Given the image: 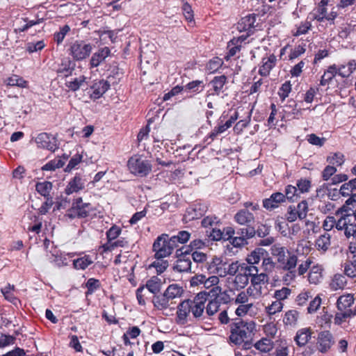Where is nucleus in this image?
Segmentation results:
<instances>
[{"label":"nucleus","mask_w":356,"mask_h":356,"mask_svg":"<svg viewBox=\"0 0 356 356\" xmlns=\"http://www.w3.org/2000/svg\"><path fill=\"white\" fill-rule=\"evenodd\" d=\"M207 209L208 207L205 203L197 202L186 209L184 218L189 221L200 218L207 212Z\"/></svg>","instance_id":"nucleus-18"},{"label":"nucleus","mask_w":356,"mask_h":356,"mask_svg":"<svg viewBox=\"0 0 356 356\" xmlns=\"http://www.w3.org/2000/svg\"><path fill=\"white\" fill-rule=\"evenodd\" d=\"M161 280L157 277H152L147 281L145 287L149 292L154 295L159 293L161 291Z\"/></svg>","instance_id":"nucleus-36"},{"label":"nucleus","mask_w":356,"mask_h":356,"mask_svg":"<svg viewBox=\"0 0 356 356\" xmlns=\"http://www.w3.org/2000/svg\"><path fill=\"white\" fill-rule=\"evenodd\" d=\"M326 161L332 166H341L344 163L345 159L342 153L335 152L327 156Z\"/></svg>","instance_id":"nucleus-42"},{"label":"nucleus","mask_w":356,"mask_h":356,"mask_svg":"<svg viewBox=\"0 0 356 356\" xmlns=\"http://www.w3.org/2000/svg\"><path fill=\"white\" fill-rule=\"evenodd\" d=\"M352 317V311H339L334 316V323L335 325H340L347 318H350Z\"/></svg>","instance_id":"nucleus-50"},{"label":"nucleus","mask_w":356,"mask_h":356,"mask_svg":"<svg viewBox=\"0 0 356 356\" xmlns=\"http://www.w3.org/2000/svg\"><path fill=\"white\" fill-rule=\"evenodd\" d=\"M313 330L311 327H302L297 330L293 340L299 348L305 347L312 339Z\"/></svg>","instance_id":"nucleus-19"},{"label":"nucleus","mask_w":356,"mask_h":356,"mask_svg":"<svg viewBox=\"0 0 356 356\" xmlns=\"http://www.w3.org/2000/svg\"><path fill=\"white\" fill-rule=\"evenodd\" d=\"M175 248L168 234H166L158 236L152 245L155 259H164L169 257Z\"/></svg>","instance_id":"nucleus-9"},{"label":"nucleus","mask_w":356,"mask_h":356,"mask_svg":"<svg viewBox=\"0 0 356 356\" xmlns=\"http://www.w3.org/2000/svg\"><path fill=\"white\" fill-rule=\"evenodd\" d=\"M299 314L296 310H289L286 312L283 322L286 325L294 326L297 324Z\"/></svg>","instance_id":"nucleus-41"},{"label":"nucleus","mask_w":356,"mask_h":356,"mask_svg":"<svg viewBox=\"0 0 356 356\" xmlns=\"http://www.w3.org/2000/svg\"><path fill=\"white\" fill-rule=\"evenodd\" d=\"M190 256L191 259H193V262L197 264L196 268L197 267L198 264L204 263L207 259L206 254L198 250L190 252Z\"/></svg>","instance_id":"nucleus-57"},{"label":"nucleus","mask_w":356,"mask_h":356,"mask_svg":"<svg viewBox=\"0 0 356 356\" xmlns=\"http://www.w3.org/2000/svg\"><path fill=\"white\" fill-rule=\"evenodd\" d=\"M70 31V27L67 24L64 25L63 26L60 28V31L54 33V40L56 42V44H60L66 35Z\"/></svg>","instance_id":"nucleus-47"},{"label":"nucleus","mask_w":356,"mask_h":356,"mask_svg":"<svg viewBox=\"0 0 356 356\" xmlns=\"http://www.w3.org/2000/svg\"><path fill=\"white\" fill-rule=\"evenodd\" d=\"M85 187V181L79 174H76L67 185L65 193L67 195H71L81 191Z\"/></svg>","instance_id":"nucleus-23"},{"label":"nucleus","mask_w":356,"mask_h":356,"mask_svg":"<svg viewBox=\"0 0 356 356\" xmlns=\"http://www.w3.org/2000/svg\"><path fill=\"white\" fill-rule=\"evenodd\" d=\"M168 266V262L163 259H156V261L152 262L149 268L153 267L156 269L158 274L163 273Z\"/></svg>","instance_id":"nucleus-52"},{"label":"nucleus","mask_w":356,"mask_h":356,"mask_svg":"<svg viewBox=\"0 0 356 356\" xmlns=\"http://www.w3.org/2000/svg\"><path fill=\"white\" fill-rule=\"evenodd\" d=\"M230 334L228 343L231 345L242 346L243 349L248 350L253 345V337L256 332V324L252 321H243L236 318L229 325Z\"/></svg>","instance_id":"nucleus-1"},{"label":"nucleus","mask_w":356,"mask_h":356,"mask_svg":"<svg viewBox=\"0 0 356 356\" xmlns=\"http://www.w3.org/2000/svg\"><path fill=\"white\" fill-rule=\"evenodd\" d=\"M206 232L207 236L212 241L223 240V233L219 227H215L211 229H208Z\"/></svg>","instance_id":"nucleus-54"},{"label":"nucleus","mask_w":356,"mask_h":356,"mask_svg":"<svg viewBox=\"0 0 356 356\" xmlns=\"http://www.w3.org/2000/svg\"><path fill=\"white\" fill-rule=\"evenodd\" d=\"M111 54L108 47H104L94 53L90 60V68L98 67Z\"/></svg>","instance_id":"nucleus-24"},{"label":"nucleus","mask_w":356,"mask_h":356,"mask_svg":"<svg viewBox=\"0 0 356 356\" xmlns=\"http://www.w3.org/2000/svg\"><path fill=\"white\" fill-rule=\"evenodd\" d=\"M190 233L186 231H180L177 235L170 237L172 244L174 245L175 248L178 246L179 243H184L189 240Z\"/></svg>","instance_id":"nucleus-39"},{"label":"nucleus","mask_w":356,"mask_h":356,"mask_svg":"<svg viewBox=\"0 0 356 356\" xmlns=\"http://www.w3.org/2000/svg\"><path fill=\"white\" fill-rule=\"evenodd\" d=\"M286 218L290 222H295L298 219L300 220V215L298 214V210H296V206L290 205L288 207Z\"/></svg>","instance_id":"nucleus-61"},{"label":"nucleus","mask_w":356,"mask_h":356,"mask_svg":"<svg viewBox=\"0 0 356 356\" xmlns=\"http://www.w3.org/2000/svg\"><path fill=\"white\" fill-rule=\"evenodd\" d=\"M127 168L129 172L137 177H147L152 171L151 161L143 155L135 154L130 157L127 161Z\"/></svg>","instance_id":"nucleus-7"},{"label":"nucleus","mask_w":356,"mask_h":356,"mask_svg":"<svg viewBox=\"0 0 356 356\" xmlns=\"http://www.w3.org/2000/svg\"><path fill=\"white\" fill-rule=\"evenodd\" d=\"M354 300L353 294L348 293L340 296L337 301L338 311H352L350 307L353 305Z\"/></svg>","instance_id":"nucleus-26"},{"label":"nucleus","mask_w":356,"mask_h":356,"mask_svg":"<svg viewBox=\"0 0 356 356\" xmlns=\"http://www.w3.org/2000/svg\"><path fill=\"white\" fill-rule=\"evenodd\" d=\"M257 15L254 13L248 14L242 17L237 24V29L239 32H247L253 34L254 32L255 22Z\"/></svg>","instance_id":"nucleus-17"},{"label":"nucleus","mask_w":356,"mask_h":356,"mask_svg":"<svg viewBox=\"0 0 356 356\" xmlns=\"http://www.w3.org/2000/svg\"><path fill=\"white\" fill-rule=\"evenodd\" d=\"M285 200L294 202L300 197V193L297 188L292 185H287L284 190Z\"/></svg>","instance_id":"nucleus-44"},{"label":"nucleus","mask_w":356,"mask_h":356,"mask_svg":"<svg viewBox=\"0 0 356 356\" xmlns=\"http://www.w3.org/2000/svg\"><path fill=\"white\" fill-rule=\"evenodd\" d=\"M291 293V289L288 287H282L281 289L275 290L274 293V298L278 300L282 301L288 298Z\"/></svg>","instance_id":"nucleus-56"},{"label":"nucleus","mask_w":356,"mask_h":356,"mask_svg":"<svg viewBox=\"0 0 356 356\" xmlns=\"http://www.w3.org/2000/svg\"><path fill=\"white\" fill-rule=\"evenodd\" d=\"M83 159V156L79 153L75 154L69 161L68 164L67 165L65 171L70 172L73 169L76 168L77 165L81 162Z\"/></svg>","instance_id":"nucleus-55"},{"label":"nucleus","mask_w":356,"mask_h":356,"mask_svg":"<svg viewBox=\"0 0 356 356\" xmlns=\"http://www.w3.org/2000/svg\"><path fill=\"white\" fill-rule=\"evenodd\" d=\"M54 202L53 197H49L45 198V201L42 203L41 207L38 209V213L40 215H45L48 213L49 209L53 206Z\"/></svg>","instance_id":"nucleus-64"},{"label":"nucleus","mask_w":356,"mask_h":356,"mask_svg":"<svg viewBox=\"0 0 356 356\" xmlns=\"http://www.w3.org/2000/svg\"><path fill=\"white\" fill-rule=\"evenodd\" d=\"M234 221L244 227L236 229V236L233 238L234 247H242L248 243V239L255 236V216L249 209H240L234 216Z\"/></svg>","instance_id":"nucleus-2"},{"label":"nucleus","mask_w":356,"mask_h":356,"mask_svg":"<svg viewBox=\"0 0 356 356\" xmlns=\"http://www.w3.org/2000/svg\"><path fill=\"white\" fill-rule=\"evenodd\" d=\"M152 303L154 307L158 310H164L170 307V298L165 296V293L156 294L152 298Z\"/></svg>","instance_id":"nucleus-27"},{"label":"nucleus","mask_w":356,"mask_h":356,"mask_svg":"<svg viewBox=\"0 0 356 356\" xmlns=\"http://www.w3.org/2000/svg\"><path fill=\"white\" fill-rule=\"evenodd\" d=\"M250 267L251 265L243 263L241 271L232 278V285L234 289L239 290L244 289L248 285L252 273Z\"/></svg>","instance_id":"nucleus-13"},{"label":"nucleus","mask_w":356,"mask_h":356,"mask_svg":"<svg viewBox=\"0 0 356 356\" xmlns=\"http://www.w3.org/2000/svg\"><path fill=\"white\" fill-rule=\"evenodd\" d=\"M181 248L177 250V260L174 266V269L178 272H191L193 269L192 261L191 259L190 252L188 250H184Z\"/></svg>","instance_id":"nucleus-14"},{"label":"nucleus","mask_w":356,"mask_h":356,"mask_svg":"<svg viewBox=\"0 0 356 356\" xmlns=\"http://www.w3.org/2000/svg\"><path fill=\"white\" fill-rule=\"evenodd\" d=\"M38 147L48 149L54 152L58 149V140L55 136L42 132L39 134L35 138Z\"/></svg>","instance_id":"nucleus-12"},{"label":"nucleus","mask_w":356,"mask_h":356,"mask_svg":"<svg viewBox=\"0 0 356 356\" xmlns=\"http://www.w3.org/2000/svg\"><path fill=\"white\" fill-rule=\"evenodd\" d=\"M306 139L309 144L319 147H323L326 142L325 138L319 137L315 134H310L307 135Z\"/></svg>","instance_id":"nucleus-49"},{"label":"nucleus","mask_w":356,"mask_h":356,"mask_svg":"<svg viewBox=\"0 0 356 356\" xmlns=\"http://www.w3.org/2000/svg\"><path fill=\"white\" fill-rule=\"evenodd\" d=\"M74 70V64L70 60H65L62 62L57 70V73L61 76L67 77L72 75Z\"/></svg>","instance_id":"nucleus-32"},{"label":"nucleus","mask_w":356,"mask_h":356,"mask_svg":"<svg viewBox=\"0 0 356 356\" xmlns=\"http://www.w3.org/2000/svg\"><path fill=\"white\" fill-rule=\"evenodd\" d=\"M264 255L265 253L261 248L252 251L247 257V264L254 266V264H258L261 260H262Z\"/></svg>","instance_id":"nucleus-40"},{"label":"nucleus","mask_w":356,"mask_h":356,"mask_svg":"<svg viewBox=\"0 0 356 356\" xmlns=\"http://www.w3.org/2000/svg\"><path fill=\"white\" fill-rule=\"evenodd\" d=\"M86 286L87 291L86 292V296L91 295L101 286V284L99 280L95 278H89L86 283Z\"/></svg>","instance_id":"nucleus-46"},{"label":"nucleus","mask_w":356,"mask_h":356,"mask_svg":"<svg viewBox=\"0 0 356 356\" xmlns=\"http://www.w3.org/2000/svg\"><path fill=\"white\" fill-rule=\"evenodd\" d=\"M297 189L300 195L301 193H305L309 191L311 188V181L307 179H300L297 181Z\"/></svg>","instance_id":"nucleus-59"},{"label":"nucleus","mask_w":356,"mask_h":356,"mask_svg":"<svg viewBox=\"0 0 356 356\" xmlns=\"http://www.w3.org/2000/svg\"><path fill=\"white\" fill-rule=\"evenodd\" d=\"M314 19H316L319 22H323L325 21V18L327 14V8L325 6L321 7V5L318 4L317 8L314 9Z\"/></svg>","instance_id":"nucleus-53"},{"label":"nucleus","mask_w":356,"mask_h":356,"mask_svg":"<svg viewBox=\"0 0 356 356\" xmlns=\"http://www.w3.org/2000/svg\"><path fill=\"white\" fill-rule=\"evenodd\" d=\"M271 254L276 258L282 269L289 271L295 269L298 257L286 248L282 246L280 244H275L271 248Z\"/></svg>","instance_id":"nucleus-5"},{"label":"nucleus","mask_w":356,"mask_h":356,"mask_svg":"<svg viewBox=\"0 0 356 356\" xmlns=\"http://www.w3.org/2000/svg\"><path fill=\"white\" fill-rule=\"evenodd\" d=\"M334 343V337L330 331H322L318 334L317 339V347L321 353H327Z\"/></svg>","instance_id":"nucleus-16"},{"label":"nucleus","mask_w":356,"mask_h":356,"mask_svg":"<svg viewBox=\"0 0 356 356\" xmlns=\"http://www.w3.org/2000/svg\"><path fill=\"white\" fill-rule=\"evenodd\" d=\"M92 264V260L89 255H85L73 261V266L77 270H85Z\"/></svg>","instance_id":"nucleus-38"},{"label":"nucleus","mask_w":356,"mask_h":356,"mask_svg":"<svg viewBox=\"0 0 356 356\" xmlns=\"http://www.w3.org/2000/svg\"><path fill=\"white\" fill-rule=\"evenodd\" d=\"M251 274L250 276L251 285L248 288L250 296L259 298L263 294V285L268 284V276L265 273H259L257 267L251 266Z\"/></svg>","instance_id":"nucleus-8"},{"label":"nucleus","mask_w":356,"mask_h":356,"mask_svg":"<svg viewBox=\"0 0 356 356\" xmlns=\"http://www.w3.org/2000/svg\"><path fill=\"white\" fill-rule=\"evenodd\" d=\"M291 91V84L290 81L284 82L279 89L278 95L280 99L284 101L286 97H288L289 93Z\"/></svg>","instance_id":"nucleus-63"},{"label":"nucleus","mask_w":356,"mask_h":356,"mask_svg":"<svg viewBox=\"0 0 356 356\" xmlns=\"http://www.w3.org/2000/svg\"><path fill=\"white\" fill-rule=\"evenodd\" d=\"M257 350H260L263 353H267L270 351L273 348V342L270 339L262 338L254 345Z\"/></svg>","instance_id":"nucleus-43"},{"label":"nucleus","mask_w":356,"mask_h":356,"mask_svg":"<svg viewBox=\"0 0 356 356\" xmlns=\"http://www.w3.org/2000/svg\"><path fill=\"white\" fill-rule=\"evenodd\" d=\"M285 202V195L282 193L276 192L273 193L270 197L263 200V207L269 211L279 207L281 203Z\"/></svg>","instance_id":"nucleus-20"},{"label":"nucleus","mask_w":356,"mask_h":356,"mask_svg":"<svg viewBox=\"0 0 356 356\" xmlns=\"http://www.w3.org/2000/svg\"><path fill=\"white\" fill-rule=\"evenodd\" d=\"M222 224L218 217L214 215H210L204 217L202 220V225L205 228L211 229L215 227H220Z\"/></svg>","instance_id":"nucleus-35"},{"label":"nucleus","mask_w":356,"mask_h":356,"mask_svg":"<svg viewBox=\"0 0 356 356\" xmlns=\"http://www.w3.org/2000/svg\"><path fill=\"white\" fill-rule=\"evenodd\" d=\"M86 77L84 76H80L79 77L75 78L72 81H67L65 83L70 90L75 92L78 90L83 83L86 81Z\"/></svg>","instance_id":"nucleus-45"},{"label":"nucleus","mask_w":356,"mask_h":356,"mask_svg":"<svg viewBox=\"0 0 356 356\" xmlns=\"http://www.w3.org/2000/svg\"><path fill=\"white\" fill-rule=\"evenodd\" d=\"M46 44L44 40H39L36 42H28L26 46V50L29 54H33L41 51L45 47Z\"/></svg>","instance_id":"nucleus-51"},{"label":"nucleus","mask_w":356,"mask_h":356,"mask_svg":"<svg viewBox=\"0 0 356 356\" xmlns=\"http://www.w3.org/2000/svg\"><path fill=\"white\" fill-rule=\"evenodd\" d=\"M315 245L318 250L325 252L330 246V235L325 232L316 240Z\"/></svg>","instance_id":"nucleus-30"},{"label":"nucleus","mask_w":356,"mask_h":356,"mask_svg":"<svg viewBox=\"0 0 356 356\" xmlns=\"http://www.w3.org/2000/svg\"><path fill=\"white\" fill-rule=\"evenodd\" d=\"M276 63L277 58L273 54L268 57H264L261 59V65L259 66V74L262 76H268L275 66Z\"/></svg>","instance_id":"nucleus-21"},{"label":"nucleus","mask_w":356,"mask_h":356,"mask_svg":"<svg viewBox=\"0 0 356 356\" xmlns=\"http://www.w3.org/2000/svg\"><path fill=\"white\" fill-rule=\"evenodd\" d=\"M207 300V292L201 291L193 300L187 299L181 302L177 306V323L182 325L186 323L191 313L195 320L199 321L203 315Z\"/></svg>","instance_id":"nucleus-3"},{"label":"nucleus","mask_w":356,"mask_h":356,"mask_svg":"<svg viewBox=\"0 0 356 356\" xmlns=\"http://www.w3.org/2000/svg\"><path fill=\"white\" fill-rule=\"evenodd\" d=\"M242 266L243 263H240L238 261H232L230 264L227 261L226 276L228 275H236L237 273H239V271H241Z\"/></svg>","instance_id":"nucleus-48"},{"label":"nucleus","mask_w":356,"mask_h":356,"mask_svg":"<svg viewBox=\"0 0 356 356\" xmlns=\"http://www.w3.org/2000/svg\"><path fill=\"white\" fill-rule=\"evenodd\" d=\"M347 284L346 278L341 274H336L334 275L330 286L332 289L337 291L338 289H343Z\"/></svg>","instance_id":"nucleus-34"},{"label":"nucleus","mask_w":356,"mask_h":356,"mask_svg":"<svg viewBox=\"0 0 356 356\" xmlns=\"http://www.w3.org/2000/svg\"><path fill=\"white\" fill-rule=\"evenodd\" d=\"M110 88L108 81L104 79L95 82L91 86L92 92L90 98L97 99L100 98Z\"/></svg>","instance_id":"nucleus-22"},{"label":"nucleus","mask_w":356,"mask_h":356,"mask_svg":"<svg viewBox=\"0 0 356 356\" xmlns=\"http://www.w3.org/2000/svg\"><path fill=\"white\" fill-rule=\"evenodd\" d=\"M286 218L290 222H295L298 219L300 220V215L298 214V210H296V206L290 205L288 207Z\"/></svg>","instance_id":"nucleus-60"},{"label":"nucleus","mask_w":356,"mask_h":356,"mask_svg":"<svg viewBox=\"0 0 356 356\" xmlns=\"http://www.w3.org/2000/svg\"><path fill=\"white\" fill-rule=\"evenodd\" d=\"M65 216L70 219H92L97 216V210L92 204L83 202L82 197H78L73 200L72 207L67 209Z\"/></svg>","instance_id":"nucleus-4"},{"label":"nucleus","mask_w":356,"mask_h":356,"mask_svg":"<svg viewBox=\"0 0 356 356\" xmlns=\"http://www.w3.org/2000/svg\"><path fill=\"white\" fill-rule=\"evenodd\" d=\"M335 227L338 230L344 229V234L346 237L353 236V241L349 245V250L352 252H356V220L355 213L352 215L348 213L336 220Z\"/></svg>","instance_id":"nucleus-6"},{"label":"nucleus","mask_w":356,"mask_h":356,"mask_svg":"<svg viewBox=\"0 0 356 356\" xmlns=\"http://www.w3.org/2000/svg\"><path fill=\"white\" fill-rule=\"evenodd\" d=\"M165 296H168L170 300H172L177 298H179L184 293L183 288L179 284H170L164 291Z\"/></svg>","instance_id":"nucleus-31"},{"label":"nucleus","mask_w":356,"mask_h":356,"mask_svg":"<svg viewBox=\"0 0 356 356\" xmlns=\"http://www.w3.org/2000/svg\"><path fill=\"white\" fill-rule=\"evenodd\" d=\"M296 207V210L298 211V214L300 215V220L305 219L309 211L307 201L302 200Z\"/></svg>","instance_id":"nucleus-62"},{"label":"nucleus","mask_w":356,"mask_h":356,"mask_svg":"<svg viewBox=\"0 0 356 356\" xmlns=\"http://www.w3.org/2000/svg\"><path fill=\"white\" fill-rule=\"evenodd\" d=\"M226 265L227 261L222 258L214 257L206 264V267L209 273L223 277L226 276Z\"/></svg>","instance_id":"nucleus-15"},{"label":"nucleus","mask_w":356,"mask_h":356,"mask_svg":"<svg viewBox=\"0 0 356 356\" xmlns=\"http://www.w3.org/2000/svg\"><path fill=\"white\" fill-rule=\"evenodd\" d=\"M52 188V183L48 181L37 182L35 184V191L44 198L52 197L51 195Z\"/></svg>","instance_id":"nucleus-28"},{"label":"nucleus","mask_w":356,"mask_h":356,"mask_svg":"<svg viewBox=\"0 0 356 356\" xmlns=\"http://www.w3.org/2000/svg\"><path fill=\"white\" fill-rule=\"evenodd\" d=\"M219 282V279L218 275H212L209 278L206 279L204 275H199L196 277H193L191 280V285L197 284L198 282L203 283L205 288L209 289L212 287L213 289L214 287H217L216 286Z\"/></svg>","instance_id":"nucleus-25"},{"label":"nucleus","mask_w":356,"mask_h":356,"mask_svg":"<svg viewBox=\"0 0 356 356\" xmlns=\"http://www.w3.org/2000/svg\"><path fill=\"white\" fill-rule=\"evenodd\" d=\"M92 50V46L84 40H78L72 43L70 54L75 60H83L88 57Z\"/></svg>","instance_id":"nucleus-10"},{"label":"nucleus","mask_w":356,"mask_h":356,"mask_svg":"<svg viewBox=\"0 0 356 356\" xmlns=\"http://www.w3.org/2000/svg\"><path fill=\"white\" fill-rule=\"evenodd\" d=\"M227 78L225 75H220L215 76L210 83L213 87L214 95H219L222 92V88L227 83Z\"/></svg>","instance_id":"nucleus-29"},{"label":"nucleus","mask_w":356,"mask_h":356,"mask_svg":"<svg viewBox=\"0 0 356 356\" xmlns=\"http://www.w3.org/2000/svg\"><path fill=\"white\" fill-rule=\"evenodd\" d=\"M208 296L213 297L214 299L209 301L207 306L205 307L206 313L208 316H213L218 311L220 302L222 300H224V302L227 301L225 298V297L227 298V296L222 294L221 288L217 286L207 292Z\"/></svg>","instance_id":"nucleus-11"},{"label":"nucleus","mask_w":356,"mask_h":356,"mask_svg":"<svg viewBox=\"0 0 356 356\" xmlns=\"http://www.w3.org/2000/svg\"><path fill=\"white\" fill-rule=\"evenodd\" d=\"M204 86L203 81L195 80L184 86V91L197 94L204 90Z\"/></svg>","instance_id":"nucleus-33"},{"label":"nucleus","mask_w":356,"mask_h":356,"mask_svg":"<svg viewBox=\"0 0 356 356\" xmlns=\"http://www.w3.org/2000/svg\"><path fill=\"white\" fill-rule=\"evenodd\" d=\"M7 84L10 86H17L21 88H28L29 83L22 77L13 74L7 79Z\"/></svg>","instance_id":"nucleus-37"},{"label":"nucleus","mask_w":356,"mask_h":356,"mask_svg":"<svg viewBox=\"0 0 356 356\" xmlns=\"http://www.w3.org/2000/svg\"><path fill=\"white\" fill-rule=\"evenodd\" d=\"M122 232V229L117 226L113 225L106 233L108 241H113L117 239Z\"/></svg>","instance_id":"nucleus-58"}]
</instances>
